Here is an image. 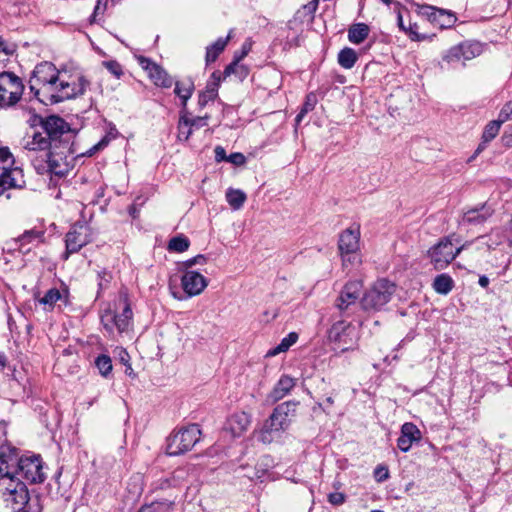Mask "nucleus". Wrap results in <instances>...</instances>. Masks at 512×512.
I'll return each instance as SVG.
<instances>
[{
	"label": "nucleus",
	"mask_w": 512,
	"mask_h": 512,
	"mask_svg": "<svg viewBox=\"0 0 512 512\" xmlns=\"http://www.w3.org/2000/svg\"><path fill=\"white\" fill-rule=\"evenodd\" d=\"M35 121L21 142L32 166L39 175L67 176L74 166L76 131L58 115L37 116Z\"/></svg>",
	"instance_id": "1"
},
{
	"label": "nucleus",
	"mask_w": 512,
	"mask_h": 512,
	"mask_svg": "<svg viewBox=\"0 0 512 512\" xmlns=\"http://www.w3.org/2000/svg\"><path fill=\"white\" fill-rule=\"evenodd\" d=\"M88 86L89 81L83 75H67L49 61L37 64L29 80L31 93L45 105L82 96Z\"/></svg>",
	"instance_id": "2"
},
{
	"label": "nucleus",
	"mask_w": 512,
	"mask_h": 512,
	"mask_svg": "<svg viewBox=\"0 0 512 512\" xmlns=\"http://www.w3.org/2000/svg\"><path fill=\"white\" fill-rule=\"evenodd\" d=\"M362 290L363 282L361 280H350L342 287L334 302L342 319L333 323L329 329L328 337L332 342L339 344L343 342V336L351 326V323L344 318H350L355 314L360 304Z\"/></svg>",
	"instance_id": "3"
},
{
	"label": "nucleus",
	"mask_w": 512,
	"mask_h": 512,
	"mask_svg": "<svg viewBox=\"0 0 512 512\" xmlns=\"http://www.w3.org/2000/svg\"><path fill=\"white\" fill-rule=\"evenodd\" d=\"M201 429L197 423L183 426L171 434L167 439L166 453L169 456H178L190 451L200 440Z\"/></svg>",
	"instance_id": "4"
},
{
	"label": "nucleus",
	"mask_w": 512,
	"mask_h": 512,
	"mask_svg": "<svg viewBox=\"0 0 512 512\" xmlns=\"http://www.w3.org/2000/svg\"><path fill=\"white\" fill-rule=\"evenodd\" d=\"M14 163L9 148H0V196L8 189H22L26 184L22 170L14 167Z\"/></svg>",
	"instance_id": "5"
},
{
	"label": "nucleus",
	"mask_w": 512,
	"mask_h": 512,
	"mask_svg": "<svg viewBox=\"0 0 512 512\" xmlns=\"http://www.w3.org/2000/svg\"><path fill=\"white\" fill-rule=\"evenodd\" d=\"M395 292V285L387 279H378L365 291L360 300V306L364 311H379L390 300Z\"/></svg>",
	"instance_id": "6"
},
{
	"label": "nucleus",
	"mask_w": 512,
	"mask_h": 512,
	"mask_svg": "<svg viewBox=\"0 0 512 512\" xmlns=\"http://www.w3.org/2000/svg\"><path fill=\"white\" fill-rule=\"evenodd\" d=\"M16 460V449L7 448V450L0 455V498L3 500L13 490L19 488L23 484L17 473L13 469V462Z\"/></svg>",
	"instance_id": "7"
},
{
	"label": "nucleus",
	"mask_w": 512,
	"mask_h": 512,
	"mask_svg": "<svg viewBox=\"0 0 512 512\" xmlns=\"http://www.w3.org/2000/svg\"><path fill=\"white\" fill-rule=\"evenodd\" d=\"M16 460V449L7 448V450L0 455V498L3 500L13 490L19 488L23 484L17 473L13 469V462Z\"/></svg>",
	"instance_id": "8"
},
{
	"label": "nucleus",
	"mask_w": 512,
	"mask_h": 512,
	"mask_svg": "<svg viewBox=\"0 0 512 512\" xmlns=\"http://www.w3.org/2000/svg\"><path fill=\"white\" fill-rule=\"evenodd\" d=\"M13 462V469L17 475L30 484L43 483L46 479V474L43 470V461L40 455H23L18 457L16 453V460Z\"/></svg>",
	"instance_id": "9"
},
{
	"label": "nucleus",
	"mask_w": 512,
	"mask_h": 512,
	"mask_svg": "<svg viewBox=\"0 0 512 512\" xmlns=\"http://www.w3.org/2000/svg\"><path fill=\"white\" fill-rule=\"evenodd\" d=\"M178 280L181 282V287L187 297H193L201 294L208 285V279L198 271H187L182 273L180 277L172 275L168 280V287L172 295L176 299H182L180 295H177L175 289H178Z\"/></svg>",
	"instance_id": "10"
},
{
	"label": "nucleus",
	"mask_w": 512,
	"mask_h": 512,
	"mask_svg": "<svg viewBox=\"0 0 512 512\" xmlns=\"http://www.w3.org/2000/svg\"><path fill=\"white\" fill-rule=\"evenodd\" d=\"M93 241L91 227L82 221L75 222L65 235V251L63 260H68L70 255L78 253L84 246Z\"/></svg>",
	"instance_id": "11"
},
{
	"label": "nucleus",
	"mask_w": 512,
	"mask_h": 512,
	"mask_svg": "<svg viewBox=\"0 0 512 512\" xmlns=\"http://www.w3.org/2000/svg\"><path fill=\"white\" fill-rule=\"evenodd\" d=\"M24 84L22 79L13 72L0 73V97L5 99L0 104V109H7L15 106L22 98Z\"/></svg>",
	"instance_id": "12"
},
{
	"label": "nucleus",
	"mask_w": 512,
	"mask_h": 512,
	"mask_svg": "<svg viewBox=\"0 0 512 512\" xmlns=\"http://www.w3.org/2000/svg\"><path fill=\"white\" fill-rule=\"evenodd\" d=\"M462 248H455L450 237L445 236L430 247L427 255L436 270H443L460 254Z\"/></svg>",
	"instance_id": "13"
},
{
	"label": "nucleus",
	"mask_w": 512,
	"mask_h": 512,
	"mask_svg": "<svg viewBox=\"0 0 512 512\" xmlns=\"http://www.w3.org/2000/svg\"><path fill=\"white\" fill-rule=\"evenodd\" d=\"M416 13L440 29L451 28L457 21V17L452 11L428 4H416Z\"/></svg>",
	"instance_id": "14"
},
{
	"label": "nucleus",
	"mask_w": 512,
	"mask_h": 512,
	"mask_svg": "<svg viewBox=\"0 0 512 512\" xmlns=\"http://www.w3.org/2000/svg\"><path fill=\"white\" fill-rule=\"evenodd\" d=\"M299 401L289 400L278 404L272 411L267 421L270 427H274L276 432L285 431L289 428L292 418L296 416V410Z\"/></svg>",
	"instance_id": "15"
},
{
	"label": "nucleus",
	"mask_w": 512,
	"mask_h": 512,
	"mask_svg": "<svg viewBox=\"0 0 512 512\" xmlns=\"http://www.w3.org/2000/svg\"><path fill=\"white\" fill-rule=\"evenodd\" d=\"M360 225L353 224L343 230L338 239V250L342 257L343 264L351 261V255L355 254L360 248Z\"/></svg>",
	"instance_id": "16"
},
{
	"label": "nucleus",
	"mask_w": 512,
	"mask_h": 512,
	"mask_svg": "<svg viewBox=\"0 0 512 512\" xmlns=\"http://www.w3.org/2000/svg\"><path fill=\"white\" fill-rule=\"evenodd\" d=\"M397 8V25L399 29L411 40L421 42L429 39L425 33L419 32V25L413 21L410 11L402 6L399 2L396 4Z\"/></svg>",
	"instance_id": "17"
},
{
	"label": "nucleus",
	"mask_w": 512,
	"mask_h": 512,
	"mask_svg": "<svg viewBox=\"0 0 512 512\" xmlns=\"http://www.w3.org/2000/svg\"><path fill=\"white\" fill-rule=\"evenodd\" d=\"M35 299L49 311H52L58 302L64 306L71 304L69 287L63 281L59 288L52 287L40 298L35 295Z\"/></svg>",
	"instance_id": "18"
},
{
	"label": "nucleus",
	"mask_w": 512,
	"mask_h": 512,
	"mask_svg": "<svg viewBox=\"0 0 512 512\" xmlns=\"http://www.w3.org/2000/svg\"><path fill=\"white\" fill-rule=\"evenodd\" d=\"M493 213L494 209L490 205L482 203L465 211L459 224L465 226L483 225L492 217Z\"/></svg>",
	"instance_id": "19"
},
{
	"label": "nucleus",
	"mask_w": 512,
	"mask_h": 512,
	"mask_svg": "<svg viewBox=\"0 0 512 512\" xmlns=\"http://www.w3.org/2000/svg\"><path fill=\"white\" fill-rule=\"evenodd\" d=\"M422 439L420 429L412 422H405L401 426L400 436L397 439V447L402 452H408L412 445L418 444Z\"/></svg>",
	"instance_id": "20"
},
{
	"label": "nucleus",
	"mask_w": 512,
	"mask_h": 512,
	"mask_svg": "<svg viewBox=\"0 0 512 512\" xmlns=\"http://www.w3.org/2000/svg\"><path fill=\"white\" fill-rule=\"evenodd\" d=\"M281 37L284 50L299 47L302 41V29L298 27L296 19L288 21L284 28H281Z\"/></svg>",
	"instance_id": "21"
},
{
	"label": "nucleus",
	"mask_w": 512,
	"mask_h": 512,
	"mask_svg": "<svg viewBox=\"0 0 512 512\" xmlns=\"http://www.w3.org/2000/svg\"><path fill=\"white\" fill-rule=\"evenodd\" d=\"M187 475V471L183 468L176 469L170 477L159 479L154 484V491H165L168 490L169 493H172L178 497L181 487V481Z\"/></svg>",
	"instance_id": "22"
},
{
	"label": "nucleus",
	"mask_w": 512,
	"mask_h": 512,
	"mask_svg": "<svg viewBox=\"0 0 512 512\" xmlns=\"http://www.w3.org/2000/svg\"><path fill=\"white\" fill-rule=\"evenodd\" d=\"M251 417L244 411L232 414L226 421L225 431L229 432L232 437H240L250 426Z\"/></svg>",
	"instance_id": "23"
},
{
	"label": "nucleus",
	"mask_w": 512,
	"mask_h": 512,
	"mask_svg": "<svg viewBox=\"0 0 512 512\" xmlns=\"http://www.w3.org/2000/svg\"><path fill=\"white\" fill-rule=\"evenodd\" d=\"M120 299L124 304L122 312L119 314H113L111 321H114L116 329L119 333L126 332L130 326V322L133 318V311L128 294H121Z\"/></svg>",
	"instance_id": "24"
},
{
	"label": "nucleus",
	"mask_w": 512,
	"mask_h": 512,
	"mask_svg": "<svg viewBox=\"0 0 512 512\" xmlns=\"http://www.w3.org/2000/svg\"><path fill=\"white\" fill-rule=\"evenodd\" d=\"M502 123L498 120H492L484 127L481 142L474 151V153L468 158L467 162L470 163L475 160L487 147V144L491 142L499 133Z\"/></svg>",
	"instance_id": "25"
},
{
	"label": "nucleus",
	"mask_w": 512,
	"mask_h": 512,
	"mask_svg": "<svg viewBox=\"0 0 512 512\" xmlns=\"http://www.w3.org/2000/svg\"><path fill=\"white\" fill-rule=\"evenodd\" d=\"M29 492L26 484H23L19 488L15 489L10 493L3 501L7 506H10L14 512H19L20 510H24L30 512L26 506L29 502Z\"/></svg>",
	"instance_id": "26"
},
{
	"label": "nucleus",
	"mask_w": 512,
	"mask_h": 512,
	"mask_svg": "<svg viewBox=\"0 0 512 512\" xmlns=\"http://www.w3.org/2000/svg\"><path fill=\"white\" fill-rule=\"evenodd\" d=\"M233 29H230L226 37H219L216 41L206 47L205 65L206 67L213 64L218 57L224 52L226 46L232 38Z\"/></svg>",
	"instance_id": "27"
},
{
	"label": "nucleus",
	"mask_w": 512,
	"mask_h": 512,
	"mask_svg": "<svg viewBox=\"0 0 512 512\" xmlns=\"http://www.w3.org/2000/svg\"><path fill=\"white\" fill-rule=\"evenodd\" d=\"M177 496L170 493L165 498H158L150 503L143 504L137 512H172Z\"/></svg>",
	"instance_id": "28"
},
{
	"label": "nucleus",
	"mask_w": 512,
	"mask_h": 512,
	"mask_svg": "<svg viewBox=\"0 0 512 512\" xmlns=\"http://www.w3.org/2000/svg\"><path fill=\"white\" fill-rule=\"evenodd\" d=\"M295 379L289 375H282L275 384L274 388L268 395V398L273 402L283 399L295 386Z\"/></svg>",
	"instance_id": "29"
},
{
	"label": "nucleus",
	"mask_w": 512,
	"mask_h": 512,
	"mask_svg": "<svg viewBox=\"0 0 512 512\" xmlns=\"http://www.w3.org/2000/svg\"><path fill=\"white\" fill-rule=\"evenodd\" d=\"M174 85V93L181 101V111H188L187 102L195 90L194 81L191 78H186L182 81H174Z\"/></svg>",
	"instance_id": "30"
},
{
	"label": "nucleus",
	"mask_w": 512,
	"mask_h": 512,
	"mask_svg": "<svg viewBox=\"0 0 512 512\" xmlns=\"http://www.w3.org/2000/svg\"><path fill=\"white\" fill-rule=\"evenodd\" d=\"M439 65L442 70L454 69L459 65L464 67L461 50L459 49L458 45L452 46L442 55V59Z\"/></svg>",
	"instance_id": "31"
},
{
	"label": "nucleus",
	"mask_w": 512,
	"mask_h": 512,
	"mask_svg": "<svg viewBox=\"0 0 512 512\" xmlns=\"http://www.w3.org/2000/svg\"><path fill=\"white\" fill-rule=\"evenodd\" d=\"M45 238V230L37 227L25 230L19 235L15 241L19 244V248L23 249L26 245L32 243H43Z\"/></svg>",
	"instance_id": "32"
},
{
	"label": "nucleus",
	"mask_w": 512,
	"mask_h": 512,
	"mask_svg": "<svg viewBox=\"0 0 512 512\" xmlns=\"http://www.w3.org/2000/svg\"><path fill=\"white\" fill-rule=\"evenodd\" d=\"M271 468V458L269 456H263L257 462L253 474H248L247 477L252 481L264 482L269 478Z\"/></svg>",
	"instance_id": "33"
},
{
	"label": "nucleus",
	"mask_w": 512,
	"mask_h": 512,
	"mask_svg": "<svg viewBox=\"0 0 512 512\" xmlns=\"http://www.w3.org/2000/svg\"><path fill=\"white\" fill-rule=\"evenodd\" d=\"M370 31L368 24L363 22L354 23L348 28V40L352 44L359 45L368 38Z\"/></svg>",
	"instance_id": "34"
},
{
	"label": "nucleus",
	"mask_w": 512,
	"mask_h": 512,
	"mask_svg": "<svg viewBox=\"0 0 512 512\" xmlns=\"http://www.w3.org/2000/svg\"><path fill=\"white\" fill-rule=\"evenodd\" d=\"M148 77L157 87L164 89L171 88L174 84L172 76L159 64L152 70Z\"/></svg>",
	"instance_id": "35"
},
{
	"label": "nucleus",
	"mask_w": 512,
	"mask_h": 512,
	"mask_svg": "<svg viewBox=\"0 0 512 512\" xmlns=\"http://www.w3.org/2000/svg\"><path fill=\"white\" fill-rule=\"evenodd\" d=\"M457 45L461 50L463 66H465L466 61L478 57L483 52V45L478 41H463Z\"/></svg>",
	"instance_id": "36"
},
{
	"label": "nucleus",
	"mask_w": 512,
	"mask_h": 512,
	"mask_svg": "<svg viewBox=\"0 0 512 512\" xmlns=\"http://www.w3.org/2000/svg\"><path fill=\"white\" fill-rule=\"evenodd\" d=\"M113 280V273L107 268H102L97 271V293L96 299H100L103 294L110 288Z\"/></svg>",
	"instance_id": "37"
},
{
	"label": "nucleus",
	"mask_w": 512,
	"mask_h": 512,
	"mask_svg": "<svg viewBox=\"0 0 512 512\" xmlns=\"http://www.w3.org/2000/svg\"><path fill=\"white\" fill-rule=\"evenodd\" d=\"M299 335L297 332H290L287 334L280 343L269 349L266 353V357H274L280 353H284L290 349L291 346H293L298 341Z\"/></svg>",
	"instance_id": "38"
},
{
	"label": "nucleus",
	"mask_w": 512,
	"mask_h": 512,
	"mask_svg": "<svg viewBox=\"0 0 512 512\" xmlns=\"http://www.w3.org/2000/svg\"><path fill=\"white\" fill-rule=\"evenodd\" d=\"M338 64L343 69H351L354 67L356 62L358 61L357 52L351 47H344L341 49L337 55Z\"/></svg>",
	"instance_id": "39"
},
{
	"label": "nucleus",
	"mask_w": 512,
	"mask_h": 512,
	"mask_svg": "<svg viewBox=\"0 0 512 512\" xmlns=\"http://www.w3.org/2000/svg\"><path fill=\"white\" fill-rule=\"evenodd\" d=\"M433 289L441 295H447L454 288V281L449 274L442 273L434 278Z\"/></svg>",
	"instance_id": "40"
},
{
	"label": "nucleus",
	"mask_w": 512,
	"mask_h": 512,
	"mask_svg": "<svg viewBox=\"0 0 512 512\" xmlns=\"http://www.w3.org/2000/svg\"><path fill=\"white\" fill-rule=\"evenodd\" d=\"M222 73L224 79L234 75L240 82H243L248 77L250 69L245 64L236 63V65H233V62H230Z\"/></svg>",
	"instance_id": "41"
},
{
	"label": "nucleus",
	"mask_w": 512,
	"mask_h": 512,
	"mask_svg": "<svg viewBox=\"0 0 512 512\" xmlns=\"http://www.w3.org/2000/svg\"><path fill=\"white\" fill-rule=\"evenodd\" d=\"M247 196L244 191L240 189L229 188L226 191V200L233 210H239L243 207Z\"/></svg>",
	"instance_id": "42"
},
{
	"label": "nucleus",
	"mask_w": 512,
	"mask_h": 512,
	"mask_svg": "<svg viewBox=\"0 0 512 512\" xmlns=\"http://www.w3.org/2000/svg\"><path fill=\"white\" fill-rule=\"evenodd\" d=\"M94 365L98 369L99 374L104 378L112 375V359L107 354H100L94 360Z\"/></svg>",
	"instance_id": "43"
},
{
	"label": "nucleus",
	"mask_w": 512,
	"mask_h": 512,
	"mask_svg": "<svg viewBox=\"0 0 512 512\" xmlns=\"http://www.w3.org/2000/svg\"><path fill=\"white\" fill-rule=\"evenodd\" d=\"M177 130H178L177 138L179 141L186 142L191 137L193 131H192L191 127L188 126V111H180Z\"/></svg>",
	"instance_id": "44"
},
{
	"label": "nucleus",
	"mask_w": 512,
	"mask_h": 512,
	"mask_svg": "<svg viewBox=\"0 0 512 512\" xmlns=\"http://www.w3.org/2000/svg\"><path fill=\"white\" fill-rule=\"evenodd\" d=\"M190 240L184 234H179L177 236L172 237L167 245V249L170 252L182 253L189 249Z\"/></svg>",
	"instance_id": "45"
},
{
	"label": "nucleus",
	"mask_w": 512,
	"mask_h": 512,
	"mask_svg": "<svg viewBox=\"0 0 512 512\" xmlns=\"http://www.w3.org/2000/svg\"><path fill=\"white\" fill-rule=\"evenodd\" d=\"M223 80L225 79L223 78L222 72H220L219 70L212 72L211 76L207 80L205 90L213 93L218 97V89Z\"/></svg>",
	"instance_id": "46"
},
{
	"label": "nucleus",
	"mask_w": 512,
	"mask_h": 512,
	"mask_svg": "<svg viewBox=\"0 0 512 512\" xmlns=\"http://www.w3.org/2000/svg\"><path fill=\"white\" fill-rule=\"evenodd\" d=\"M109 0H97L94 7L93 13L89 17V23L95 24L102 20L105 11L108 8Z\"/></svg>",
	"instance_id": "47"
},
{
	"label": "nucleus",
	"mask_w": 512,
	"mask_h": 512,
	"mask_svg": "<svg viewBox=\"0 0 512 512\" xmlns=\"http://www.w3.org/2000/svg\"><path fill=\"white\" fill-rule=\"evenodd\" d=\"M272 432H276L274 427H270L269 421L265 420L262 428L257 433V440L264 444L271 443L273 440Z\"/></svg>",
	"instance_id": "48"
},
{
	"label": "nucleus",
	"mask_w": 512,
	"mask_h": 512,
	"mask_svg": "<svg viewBox=\"0 0 512 512\" xmlns=\"http://www.w3.org/2000/svg\"><path fill=\"white\" fill-rule=\"evenodd\" d=\"M102 65L117 79L124 75L122 65L117 60L103 61Z\"/></svg>",
	"instance_id": "49"
},
{
	"label": "nucleus",
	"mask_w": 512,
	"mask_h": 512,
	"mask_svg": "<svg viewBox=\"0 0 512 512\" xmlns=\"http://www.w3.org/2000/svg\"><path fill=\"white\" fill-rule=\"evenodd\" d=\"M119 361L125 366V374L131 378H136V373L134 372L131 362L130 355L125 349H122L119 353Z\"/></svg>",
	"instance_id": "50"
},
{
	"label": "nucleus",
	"mask_w": 512,
	"mask_h": 512,
	"mask_svg": "<svg viewBox=\"0 0 512 512\" xmlns=\"http://www.w3.org/2000/svg\"><path fill=\"white\" fill-rule=\"evenodd\" d=\"M210 116L206 114L205 116H197L195 118H190V113L188 112V126L191 127L192 131L194 129H200L208 125V120Z\"/></svg>",
	"instance_id": "51"
},
{
	"label": "nucleus",
	"mask_w": 512,
	"mask_h": 512,
	"mask_svg": "<svg viewBox=\"0 0 512 512\" xmlns=\"http://www.w3.org/2000/svg\"><path fill=\"white\" fill-rule=\"evenodd\" d=\"M136 60L138 64L141 66V68L147 72L149 75L152 70L158 65L155 61H153L151 58H148L143 55H139L136 57Z\"/></svg>",
	"instance_id": "52"
},
{
	"label": "nucleus",
	"mask_w": 512,
	"mask_h": 512,
	"mask_svg": "<svg viewBox=\"0 0 512 512\" xmlns=\"http://www.w3.org/2000/svg\"><path fill=\"white\" fill-rule=\"evenodd\" d=\"M217 98L213 93L206 91L205 89L201 91L198 95V107L200 110L204 109L209 102L214 101Z\"/></svg>",
	"instance_id": "53"
},
{
	"label": "nucleus",
	"mask_w": 512,
	"mask_h": 512,
	"mask_svg": "<svg viewBox=\"0 0 512 512\" xmlns=\"http://www.w3.org/2000/svg\"><path fill=\"white\" fill-rule=\"evenodd\" d=\"M317 104V97L313 92H310L306 95L305 101L302 104V107L300 110L305 112L306 114L314 110L315 106Z\"/></svg>",
	"instance_id": "54"
},
{
	"label": "nucleus",
	"mask_w": 512,
	"mask_h": 512,
	"mask_svg": "<svg viewBox=\"0 0 512 512\" xmlns=\"http://www.w3.org/2000/svg\"><path fill=\"white\" fill-rule=\"evenodd\" d=\"M512 118V101H508L504 104L498 115V121L502 124Z\"/></svg>",
	"instance_id": "55"
},
{
	"label": "nucleus",
	"mask_w": 512,
	"mask_h": 512,
	"mask_svg": "<svg viewBox=\"0 0 512 512\" xmlns=\"http://www.w3.org/2000/svg\"><path fill=\"white\" fill-rule=\"evenodd\" d=\"M108 138H101L95 145H93L90 149H88L85 153H82L81 156L92 157L96 153L102 151L107 147Z\"/></svg>",
	"instance_id": "56"
},
{
	"label": "nucleus",
	"mask_w": 512,
	"mask_h": 512,
	"mask_svg": "<svg viewBox=\"0 0 512 512\" xmlns=\"http://www.w3.org/2000/svg\"><path fill=\"white\" fill-rule=\"evenodd\" d=\"M346 495L342 492H331L328 494V502L333 506H339L345 503Z\"/></svg>",
	"instance_id": "57"
},
{
	"label": "nucleus",
	"mask_w": 512,
	"mask_h": 512,
	"mask_svg": "<svg viewBox=\"0 0 512 512\" xmlns=\"http://www.w3.org/2000/svg\"><path fill=\"white\" fill-rule=\"evenodd\" d=\"M374 477L377 482H384L389 478V470L387 466L378 465L374 470Z\"/></svg>",
	"instance_id": "58"
},
{
	"label": "nucleus",
	"mask_w": 512,
	"mask_h": 512,
	"mask_svg": "<svg viewBox=\"0 0 512 512\" xmlns=\"http://www.w3.org/2000/svg\"><path fill=\"white\" fill-rule=\"evenodd\" d=\"M227 162L232 163L235 166H242L246 163V157L243 153L234 152L228 156Z\"/></svg>",
	"instance_id": "59"
},
{
	"label": "nucleus",
	"mask_w": 512,
	"mask_h": 512,
	"mask_svg": "<svg viewBox=\"0 0 512 512\" xmlns=\"http://www.w3.org/2000/svg\"><path fill=\"white\" fill-rule=\"evenodd\" d=\"M111 316H113V314L109 312L101 318V322L103 323L105 330L110 334L113 333L114 329H116L114 321H111Z\"/></svg>",
	"instance_id": "60"
},
{
	"label": "nucleus",
	"mask_w": 512,
	"mask_h": 512,
	"mask_svg": "<svg viewBox=\"0 0 512 512\" xmlns=\"http://www.w3.org/2000/svg\"><path fill=\"white\" fill-rule=\"evenodd\" d=\"M318 8L317 0H310L307 4L303 6V11L310 18H314V14Z\"/></svg>",
	"instance_id": "61"
},
{
	"label": "nucleus",
	"mask_w": 512,
	"mask_h": 512,
	"mask_svg": "<svg viewBox=\"0 0 512 512\" xmlns=\"http://www.w3.org/2000/svg\"><path fill=\"white\" fill-rule=\"evenodd\" d=\"M196 265L195 257H192L186 261L177 263V269L181 273H185L187 271H192L191 267Z\"/></svg>",
	"instance_id": "62"
},
{
	"label": "nucleus",
	"mask_w": 512,
	"mask_h": 512,
	"mask_svg": "<svg viewBox=\"0 0 512 512\" xmlns=\"http://www.w3.org/2000/svg\"><path fill=\"white\" fill-rule=\"evenodd\" d=\"M501 143L506 148L512 147V124L501 136Z\"/></svg>",
	"instance_id": "63"
},
{
	"label": "nucleus",
	"mask_w": 512,
	"mask_h": 512,
	"mask_svg": "<svg viewBox=\"0 0 512 512\" xmlns=\"http://www.w3.org/2000/svg\"><path fill=\"white\" fill-rule=\"evenodd\" d=\"M214 154H215L216 162L220 163L223 161H225V162L228 161V156L226 154L225 149L222 146H220V145L216 146L214 149Z\"/></svg>",
	"instance_id": "64"
}]
</instances>
